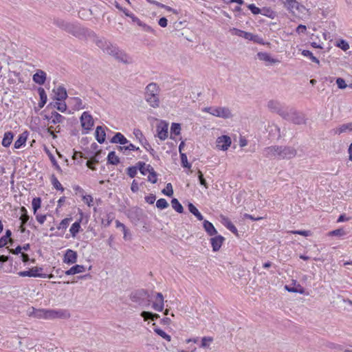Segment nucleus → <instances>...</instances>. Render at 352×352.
<instances>
[{
    "label": "nucleus",
    "instance_id": "nucleus-1",
    "mask_svg": "<svg viewBox=\"0 0 352 352\" xmlns=\"http://www.w3.org/2000/svg\"><path fill=\"white\" fill-rule=\"evenodd\" d=\"M54 24L80 39L86 38L87 36H94L95 34L93 31L85 28L78 24L69 23L60 19H55Z\"/></svg>",
    "mask_w": 352,
    "mask_h": 352
},
{
    "label": "nucleus",
    "instance_id": "nucleus-2",
    "mask_svg": "<svg viewBox=\"0 0 352 352\" xmlns=\"http://www.w3.org/2000/svg\"><path fill=\"white\" fill-rule=\"evenodd\" d=\"M96 44L98 47L102 49L104 52L113 56L118 61L125 64L129 63L127 56L105 38H97L96 40Z\"/></svg>",
    "mask_w": 352,
    "mask_h": 352
},
{
    "label": "nucleus",
    "instance_id": "nucleus-3",
    "mask_svg": "<svg viewBox=\"0 0 352 352\" xmlns=\"http://www.w3.org/2000/svg\"><path fill=\"white\" fill-rule=\"evenodd\" d=\"M160 89L157 83L151 82L145 89V100L153 108L160 106V99L158 97Z\"/></svg>",
    "mask_w": 352,
    "mask_h": 352
},
{
    "label": "nucleus",
    "instance_id": "nucleus-4",
    "mask_svg": "<svg viewBox=\"0 0 352 352\" xmlns=\"http://www.w3.org/2000/svg\"><path fill=\"white\" fill-rule=\"evenodd\" d=\"M148 297L149 295L146 290L139 289L133 292L131 294L130 298L133 302H136L140 305L144 306L145 305H149V300L148 299Z\"/></svg>",
    "mask_w": 352,
    "mask_h": 352
},
{
    "label": "nucleus",
    "instance_id": "nucleus-5",
    "mask_svg": "<svg viewBox=\"0 0 352 352\" xmlns=\"http://www.w3.org/2000/svg\"><path fill=\"white\" fill-rule=\"evenodd\" d=\"M204 111L216 117L225 119L232 117V113L228 107H206Z\"/></svg>",
    "mask_w": 352,
    "mask_h": 352
},
{
    "label": "nucleus",
    "instance_id": "nucleus-6",
    "mask_svg": "<svg viewBox=\"0 0 352 352\" xmlns=\"http://www.w3.org/2000/svg\"><path fill=\"white\" fill-rule=\"evenodd\" d=\"M268 109L278 113L282 118L287 117V109H284L282 104L277 100H271L267 102Z\"/></svg>",
    "mask_w": 352,
    "mask_h": 352
},
{
    "label": "nucleus",
    "instance_id": "nucleus-7",
    "mask_svg": "<svg viewBox=\"0 0 352 352\" xmlns=\"http://www.w3.org/2000/svg\"><path fill=\"white\" fill-rule=\"evenodd\" d=\"M287 117L283 118L285 120H289L296 124L305 123V116L301 113L297 112L293 109H287Z\"/></svg>",
    "mask_w": 352,
    "mask_h": 352
},
{
    "label": "nucleus",
    "instance_id": "nucleus-8",
    "mask_svg": "<svg viewBox=\"0 0 352 352\" xmlns=\"http://www.w3.org/2000/svg\"><path fill=\"white\" fill-rule=\"evenodd\" d=\"M70 316L67 310L46 309L45 319L67 318Z\"/></svg>",
    "mask_w": 352,
    "mask_h": 352
},
{
    "label": "nucleus",
    "instance_id": "nucleus-9",
    "mask_svg": "<svg viewBox=\"0 0 352 352\" xmlns=\"http://www.w3.org/2000/svg\"><path fill=\"white\" fill-rule=\"evenodd\" d=\"M133 134L137 139H138L139 142L145 148V149L150 153L151 155H154L155 151L151 147L150 144L148 142L146 139L144 138L143 133L140 129H134Z\"/></svg>",
    "mask_w": 352,
    "mask_h": 352
},
{
    "label": "nucleus",
    "instance_id": "nucleus-10",
    "mask_svg": "<svg viewBox=\"0 0 352 352\" xmlns=\"http://www.w3.org/2000/svg\"><path fill=\"white\" fill-rule=\"evenodd\" d=\"M41 271H43L42 267H32L31 269H30L29 270L19 272L18 273V274H19V276H22V277L28 276V277L45 278L46 277L45 274L39 273Z\"/></svg>",
    "mask_w": 352,
    "mask_h": 352
},
{
    "label": "nucleus",
    "instance_id": "nucleus-11",
    "mask_svg": "<svg viewBox=\"0 0 352 352\" xmlns=\"http://www.w3.org/2000/svg\"><path fill=\"white\" fill-rule=\"evenodd\" d=\"M80 122L82 127L86 131H89L94 123L92 116L87 111L81 115Z\"/></svg>",
    "mask_w": 352,
    "mask_h": 352
},
{
    "label": "nucleus",
    "instance_id": "nucleus-12",
    "mask_svg": "<svg viewBox=\"0 0 352 352\" xmlns=\"http://www.w3.org/2000/svg\"><path fill=\"white\" fill-rule=\"evenodd\" d=\"M231 144V139L228 135H221L217 139V146L223 151H226Z\"/></svg>",
    "mask_w": 352,
    "mask_h": 352
},
{
    "label": "nucleus",
    "instance_id": "nucleus-13",
    "mask_svg": "<svg viewBox=\"0 0 352 352\" xmlns=\"http://www.w3.org/2000/svg\"><path fill=\"white\" fill-rule=\"evenodd\" d=\"M77 252L71 249H68L65 253L63 262L68 265H72L77 262Z\"/></svg>",
    "mask_w": 352,
    "mask_h": 352
},
{
    "label": "nucleus",
    "instance_id": "nucleus-14",
    "mask_svg": "<svg viewBox=\"0 0 352 352\" xmlns=\"http://www.w3.org/2000/svg\"><path fill=\"white\" fill-rule=\"evenodd\" d=\"M296 151L292 147L280 146V159H291L295 157Z\"/></svg>",
    "mask_w": 352,
    "mask_h": 352
},
{
    "label": "nucleus",
    "instance_id": "nucleus-15",
    "mask_svg": "<svg viewBox=\"0 0 352 352\" xmlns=\"http://www.w3.org/2000/svg\"><path fill=\"white\" fill-rule=\"evenodd\" d=\"M285 6L291 12H294V10L300 11V8H305L303 6H300L299 3L296 0H281Z\"/></svg>",
    "mask_w": 352,
    "mask_h": 352
},
{
    "label": "nucleus",
    "instance_id": "nucleus-16",
    "mask_svg": "<svg viewBox=\"0 0 352 352\" xmlns=\"http://www.w3.org/2000/svg\"><path fill=\"white\" fill-rule=\"evenodd\" d=\"M225 241V238L221 235H217L210 239L212 250L214 252L219 251Z\"/></svg>",
    "mask_w": 352,
    "mask_h": 352
},
{
    "label": "nucleus",
    "instance_id": "nucleus-17",
    "mask_svg": "<svg viewBox=\"0 0 352 352\" xmlns=\"http://www.w3.org/2000/svg\"><path fill=\"white\" fill-rule=\"evenodd\" d=\"M152 307L157 311H162L164 309V296L162 293H157L155 302L152 305Z\"/></svg>",
    "mask_w": 352,
    "mask_h": 352
},
{
    "label": "nucleus",
    "instance_id": "nucleus-18",
    "mask_svg": "<svg viewBox=\"0 0 352 352\" xmlns=\"http://www.w3.org/2000/svg\"><path fill=\"white\" fill-rule=\"evenodd\" d=\"M265 155L267 157H279L280 155V146H272L265 148Z\"/></svg>",
    "mask_w": 352,
    "mask_h": 352
},
{
    "label": "nucleus",
    "instance_id": "nucleus-19",
    "mask_svg": "<svg viewBox=\"0 0 352 352\" xmlns=\"http://www.w3.org/2000/svg\"><path fill=\"white\" fill-rule=\"evenodd\" d=\"M46 78V73L41 69H38L33 75L32 79L35 83L39 85H43L45 84Z\"/></svg>",
    "mask_w": 352,
    "mask_h": 352
},
{
    "label": "nucleus",
    "instance_id": "nucleus-20",
    "mask_svg": "<svg viewBox=\"0 0 352 352\" xmlns=\"http://www.w3.org/2000/svg\"><path fill=\"white\" fill-rule=\"evenodd\" d=\"M157 137L164 140L168 137V124L162 123L157 126Z\"/></svg>",
    "mask_w": 352,
    "mask_h": 352
},
{
    "label": "nucleus",
    "instance_id": "nucleus-21",
    "mask_svg": "<svg viewBox=\"0 0 352 352\" xmlns=\"http://www.w3.org/2000/svg\"><path fill=\"white\" fill-rule=\"evenodd\" d=\"M111 143L120 144L121 145H125L129 143V140L120 132L116 133L111 141Z\"/></svg>",
    "mask_w": 352,
    "mask_h": 352
},
{
    "label": "nucleus",
    "instance_id": "nucleus-22",
    "mask_svg": "<svg viewBox=\"0 0 352 352\" xmlns=\"http://www.w3.org/2000/svg\"><path fill=\"white\" fill-rule=\"evenodd\" d=\"M54 92L56 100H64L67 97L66 89L62 86H58L56 89H54Z\"/></svg>",
    "mask_w": 352,
    "mask_h": 352
},
{
    "label": "nucleus",
    "instance_id": "nucleus-23",
    "mask_svg": "<svg viewBox=\"0 0 352 352\" xmlns=\"http://www.w3.org/2000/svg\"><path fill=\"white\" fill-rule=\"evenodd\" d=\"M95 136L96 140L100 143L102 144L106 139V133L102 126H98L96 129Z\"/></svg>",
    "mask_w": 352,
    "mask_h": 352
},
{
    "label": "nucleus",
    "instance_id": "nucleus-24",
    "mask_svg": "<svg viewBox=\"0 0 352 352\" xmlns=\"http://www.w3.org/2000/svg\"><path fill=\"white\" fill-rule=\"evenodd\" d=\"M203 227L207 234L210 236H214L217 234V231L213 224L208 220H204Z\"/></svg>",
    "mask_w": 352,
    "mask_h": 352
},
{
    "label": "nucleus",
    "instance_id": "nucleus-25",
    "mask_svg": "<svg viewBox=\"0 0 352 352\" xmlns=\"http://www.w3.org/2000/svg\"><path fill=\"white\" fill-rule=\"evenodd\" d=\"M85 271V267L82 265H75L72 266L69 270L65 271L66 275H74Z\"/></svg>",
    "mask_w": 352,
    "mask_h": 352
},
{
    "label": "nucleus",
    "instance_id": "nucleus-26",
    "mask_svg": "<svg viewBox=\"0 0 352 352\" xmlns=\"http://www.w3.org/2000/svg\"><path fill=\"white\" fill-rule=\"evenodd\" d=\"M258 58L263 61L267 62L270 64H275L279 63V60L272 58L269 54L265 52H259L257 54Z\"/></svg>",
    "mask_w": 352,
    "mask_h": 352
},
{
    "label": "nucleus",
    "instance_id": "nucleus-27",
    "mask_svg": "<svg viewBox=\"0 0 352 352\" xmlns=\"http://www.w3.org/2000/svg\"><path fill=\"white\" fill-rule=\"evenodd\" d=\"M243 38L249 41H252L256 43L263 44V38L258 36V35L254 34L252 33L243 32Z\"/></svg>",
    "mask_w": 352,
    "mask_h": 352
},
{
    "label": "nucleus",
    "instance_id": "nucleus-28",
    "mask_svg": "<svg viewBox=\"0 0 352 352\" xmlns=\"http://www.w3.org/2000/svg\"><path fill=\"white\" fill-rule=\"evenodd\" d=\"M117 149L119 151L122 152L125 155H128V151H138L140 150L139 147H136L134 144L131 143H128L126 146H117Z\"/></svg>",
    "mask_w": 352,
    "mask_h": 352
},
{
    "label": "nucleus",
    "instance_id": "nucleus-29",
    "mask_svg": "<svg viewBox=\"0 0 352 352\" xmlns=\"http://www.w3.org/2000/svg\"><path fill=\"white\" fill-rule=\"evenodd\" d=\"M146 170H148L147 173H149V175L148 176V181L151 182L152 184H155L157 182V173L155 171L154 168L150 165L148 164L146 166Z\"/></svg>",
    "mask_w": 352,
    "mask_h": 352
},
{
    "label": "nucleus",
    "instance_id": "nucleus-30",
    "mask_svg": "<svg viewBox=\"0 0 352 352\" xmlns=\"http://www.w3.org/2000/svg\"><path fill=\"white\" fill-rule=\"evenodd\" d=\"M38 94L40 96V101H39L38 105V107L40 109H41L46 104L47 100V96L45 89L42 87H39L38 89Z\"/></svg>",
    "mask_w": 352,
    "mask_h": 352
},
{
    "label": "nucleus",
    "instance_id": "nucleus-31",
    "mask_svg": "<svg viewBox=\"0 0 352 352\" xmlns=\"http://www.w3.org/2000/svg\"><path fill=\"white\" fill-rule=\"evenodd\" d=\"M13 138L14 133L12 131L6 132L1 142L2 145L4 147H8L12 142Z\"/></svg>",
    "mask_w": 352,
    "mask_h": 352
},
{
    "label": "nucleus",
    "instance_id": "nucleus-32",
    "mask_svg": "<svg viewBox=\"0 0 352 352\" xmlns=\"http://www.w3.org/2000/svg\"><path fill=\"white\" fill-rule=\"evenodd\" d=\"M140 316L144 318L145 321L148 320H151L152 321H155V320L160 318V315L157 314H154L151 311H143L140 314Z\"/></svg>",
    "mask_w": 352,
    "mask_h": 352
},
{
    "label": "nucleus",
    "instance_id": "nucleus-33",
    "mask_svg": "<svg viewBox=\"0 0 352 352\" xmlns=\"http://www.w3.org/2000/svg\"><path fill=\"white\" fill-rule=\"evenodd\" d=\"M27 140L26 132H24L19 135L18 139L14 142V148L16 149L20 148L23 145L25 144Z\"/></svg>",
    "mask_w": 352,
    "mask_h": 352
},
{
    "label": "nucleus",
    "instance_id": "nucleus-34",
    "mask_svg": "<svg viewBox=\"0 0 352 352\" xmlns=\"http://www.w3.org/2000/svg\"><path fill=\"white\" fill-rule=\"evenodd\" d=\"M51 118V122L54 124L63 123L65 120V118L64 116H61L56 111L52 112Z\"/></svg>",
    "mask_w": 352,
    "mask_h": 352
},
{
    "label": "nucleus",
    "instance_id": "nucleus-35",
    "mask_svg": "<svg viewBox=\"0 0 352 352\" xmlns=\"http://www.w3.org/2000/svg\"><path fill=\"white\" fill-rule=\"evenodd\" d=\"M107 164L118 165L120 163V158L116 155L115 151H111L107 155Z\"/></svg>",
    "mask_w": 352,
    "mask_h": 352
},
{
    "label": "nucleus",
    "instance_id": "nucleus-36",
    "mask_svg": "<svg viewBox=\"0 0 352 352\" xmlns=\"http://www.w3.org/2000/svg\"><path fill=\"white\" fill-rule=\"evenodd\" d=\"M188 208L190 212L194 214L198 220L201 221L204 219L203 215L199 212L193 204L189 202L188 204Z\"/></svg>",
    "mask_w": 352,
    "mask_h": 352
},
{
    "label": "nucleus",
    "instance_id": "nucleus-37",
    "mask_svg": "<svg viewBox=\"0 0 352 352\" xmlns=\"http://www.w3.org/2000/svg\"><path fill=\"white\" fill-rule=\"evenodd\" d=\"M267 130L272 138L280 137V129L275 124L269 125Z\"/></svg>",
    "mask_w": 352,
    "mask_h": 352
},
{
    "label": "nucleus",
    "instance_id": "nucleus-38",
    "mask_svg": "<svg viewBox=\"0 0 352 352\" xmlns=\"http://www.w3.org/2000/svg\"><path fill=\"white\" fill-rule=\"evenodd\" d=\"M80 223H81V219H80L78 221L74 222L72 225V226L69 229V232H70L72 237H76V234L80 232Z\"/></svg>",
    "mask_w": 352,
    "mask_h": 352
},
{
    "label": "nucleus",
    "instance_id": "nucleus-39",
    "mask_svg": "<svg viewBox=\"0 0 352 352\" xmlns=\"http://www.w3.org/2000/svg\"><path fill=\"white\" fill-rule=\"evenodd\" d=\"M21 212H22L21 217H19V220L21 221V224H26L28 222L29 219H30V216L28 214V210H27V209L24 206H22L21 208Z\"/></svg>",
    "mask_w": 352,
    "mask_h": 352
},
{
    "label": "nucleus",
    "instance_id": "nucleus-40",
    "mask_svg": "<svg viewBox=\"0 0 352 352\" xmlns=\"http://www.w3.org/2000/svg\"><path fill=\"white\" fill-rule=\"evenodd\" d=\"M346 131H352V122L342 124L340 126L336 129V133L341 134Z\"/></svg>",
    "mask_w": 352,
    "mask_h": 352
},
{
    "label": "nucleus",
    "instance_id": "nucleus-41",
    "mask_svg": "<svg viewBox=\"0 0 352 352\" xmlns=\"http://www.w3.org/2000/svg\"><path fill=\"white\" fill-rule=\"evenodd\" d=\"M171 204L173 208L178 213H182L184 212V208L177 199L173 198L171 201Z\"/></svg>",
    "mask_w": 352,
    "mask_h": 352
},
{
    "label": "nucleus",
    "instance_id": "nucleus-42",
    "mask_svg": "<svg viewBox=\"0 0 352 352\" xmlns=\"http://www.w3.org/2000/svg\"><path fill=\"white\" fill-rule=\"evenodd\" d=\"M46 309H34L32 308V312H30V316H34L37 318H45Z\"/></svg>",
    "mask_w": 352,
    "mask_h": 352
},
{
    "label": "nucleus",
    "instance_id": "nucleus-43",
    "mask_svg": "<svg viewBox=\"0 0 352 352\" xmlns=\"http://www.w3.org/2000/svg\"><path fill=\"white\" fill-rule=\"evenodd\" d=\"M41 199L40 197H35L32 199V205L34 214H36L37 210L41 208Z\"/></svg>",
    "mask_w": 352,
    "mask_h": 352
},
{
    "label": "nucleus",
    "instance_id": "nucleus-44",
    "mask_svg": "<svg viewBox=\"0 0 352 352\" xmlns=\"http://www.w3.org/2000/svg\"><path fill=\"white\" fill-rule=\"evenodd\" d=\"M223 224L232 233L238 235L236 228L232 224V223L228 219H224Z\"/></svg>",
    "mask_w": 352,
    "mask_h": 352
},
{
    "label": "nucleus",
    "instance_id": "nucleus-45",
    "mask_svg": "<svg viewBox=\"0 0 352 352\" xmlns=\"http://www.w3.org/2000/svg\"><path fill=\"white\" fill-rule=\"evenodd\" d=\"M51 182L54 188L61 191L64 190V188L62 186L61 184L59 182L54 175H52Z\"/></svg>",
    "mask_w": 352,
    "mask_h": 352
},
{
    "label": "nucleus",
    "instance_id": "nucleus-46",
    "mask_svg": "<svg viewBox=\"0 0 352 352\" xmlns=\"http://www.w3.org/2000/svg\"><path fill=\"white\" fill-rule=\"evenodd\" d=\"M181 131V125L179 123H173L170 127V134L179 135Z\"/></svg>",
    "mask_w": 352,
    "mask_h": 352
},
{
    "label": "nucleus",
    "instance_id": "nucleus-47",
    "mask_svg": "<svg viewBox=\"0 0 352 352\" xmlns=\"http://www.w3.org/2000/svg\"><path fill=\"white\" fill-rule=\"evenodd\" d=\"M154 331L157 334L159 335L160 336H161L162 338H163L164 339L166 340L167 341L170 342L171 340V337L170 336L168 335L165 331H164L162 329H160V328H155L154 329Z\"/></svg>",
    "mask_w": 352,
    "mask_h": 352
},
{
    "label": "nucleus",
    "instance_id": "nucleus-48",
    "mask_svg": "<svg viewBox=\"0 0 352 352\" xmlns=\"http://www.w3.org/2000/svg\"><path fill=\"white\" fill-rule=\"evenodd\" d=\"M137 170H139L140 173L145 175L148 170H146V164L144 162H138L136 164Z\"/></svg>",
    "mask_w": 352,
    "mask_h": 352
},
{
    "label": "nucleus",
    "instance_id": "nucleus-49",
    "mask_svg": "<svg viewBox=\"0 0 352 352\" xmlns=\"http://www.w3.org/2000/svg\"><path fill=\"white\" fill-rule=\"evenodd\" d=\"M156 206L157 208L163 210L168 206V203L165 199L161 198L157 201Z\"/></svg>",
    "mask_w": 352,
    "mask_h": 352
},
{
    "label": "nucleus",
    "instance_id": "nucleus-50",
    "mask_svg": "<svg viewBox=\"0 0 352 352\" xmlns=\"http://www.w3.org/2000/svg\"><path fill=\"white\" fill-rule=\"evenodd\" d=\"M180 157L182 166L184 168H190L191 164L188 162L187 155L185 153H181Z\"/></svg>",
    "mask_w": 352,
    "mask_h": 352
},
{
    "label": "nucleus",
    "instance_id": "nucleus-51",
    "mask_svg": "<svg viewBox=\"0 0 352 352\" xmlns=\"http://www.w3.org/2000/svg\"><path fill=\"white\" fill-rule=\"evenodd\" d=\"M302 54L305 56H308L309 58L314 63L319 64L320 61L319 60L313 55L312 52L309 50H303L302 52Z\"/></svg>",
    "mask_w": 352,
    "mask_h": 352
},
{
    "label": "nucleus",
    "instance_id": "nucleus-52",
    "mask_svg": "<svg viewBox=\"0 0 352 352\" xmlns=\"http://www.w3.org/2000/svg\"><path fill=\"white\" fill-rule=\"evenodd\" d=\"M337 47L341 48L342 50L344 51H346L349 49V43L343 40V39H340L339 40L338 42H337Z\"/></svg>",
    "mask_w": 352,
    "mask_h": 352
},
{
    "label": "nucleus",
    "instance_id": "nucleus-53",
    "mask_svg": "<svg viewBox=\"0 0 352 352\" xmlns=\"http://www.w3.org/2000/svg\"><path fill=\"white\" fill-rule=\"evenodd\" d=\"M72 220V218H65L63 219L60 223H59L57 228L58 230L60 229H66L67 226H69V222Z\"/></svg>",
    "mask_w": 352,
    "mask_h": 352
},
{
    "label": "nucleus",
    "instance_id": "nucleus-54",
    "mask_svg": "<svg viewBox=\"0 0 352 352\" xmlns=\"http://www.w3.org/2000/svg\"><path fill=\"white\" fill-rule=\"evenodd\" d=\"M162 193L168 197H171L173 195V190L170 183L166 184V188L162 190Z\"/></svg>",
    "mask_w": 352,
    "mask_h": 352
},
{
    "label": "nucleus",
    "instance_id": "nucleus-55",
    "mask_svg": "<svg viewBox=\"0 0 352 352\" xmlns=\"http://www.w3.org/2000/svg\"><path fill=\"white\" fill-rule=\"evenodd\" d=\"M345 234H346V232L342 228L334 230L333 231H331L329 233V236H344Z\"/></svg>",
    "mask_w": 352,
    "mask_h": 352
},
{
    "label": "nucleus",
    "instance_id": "nucleus-56",
    "mask_svg": "<svg viewBox=\"0 0 352 352\" xmlns=\"http://www.w3.org/2000/svg\"><path fill=\"white\" fill-rule=\"evenodd\" d=\"M247 7L254 14H258L262 12L261 9L256 7L254 4H249Z\"/></svg>",
    "mask_w": 352,
    "mask_h": 352
},
{
    "label": "nucleus",
    "instance_id": "nucleus-57",
    "mask_svg": "<svg viewBox=\"0 0 352 352\" xmlns=\"http://www.w3.org/2000/svg\"><path fill=\"white\" fill-rule=\"evenodd\" d=\"M137 171L138 170H137L136 165L133 166H129L127 168V174L131 178H133L136 175Z\"/></svg>",
    "mask_w": 352,
    "mask_h": 352
},
{
    "label": "nucleus",
    "instance_id": "nucleus-58",
    "mask_svg": "<svg viewBox=\"0 0 352 352\" xmlns=\"http://www.w3.org/2000/svg\"><path fill=\"white\" fill-rule=\"evenodd\" d=\"M197 174H198V178H199L200 184L204 186L206 188H208V184H207L206 180L204 177V175H203L202 172L199 170L197 172Z\"/></svg>",
    "mask_w": 352,
    "mask_h": 352
},
{
    "label": "nucleus",
    "instance_id": "nucleus-59",
    "mask_svg": "<svg viewBox=\"0 0 352 352\" xmlns=\"http://www.w3.org/2000/svg\"><path fill=\"white\" fill-rule=\"evenodd\" d=\"M54 107L56 108L58 111L61 112H65L67 110V105L65 102H55L54 104Z\"/></svg>",
    "mask_w": 352,
    "mask_h": 352
},
{
    "label": "nucleus",
    "instance_id": "nucleus-60",
    "mask_svg": "<svg viewBox=\"0 0 352 352\" xmlns=\"http://www.w3.org/2000/svg\"><path fill=\"white\" fill-rule=\"evenodd\" d=\"M49 157H50V161L52 163L53 166L55 167V168L59 171V172H62V169L60 167V166L58 164L54 156L52 154V153H50L49 154Z\"/></svg>",
    "mask_w": 352,
    "mask_h": 352
},
{
    "label": "nucleus",
    "instance_id": "nucleus-61",
    "mask_svg": "<svg viewBox=\"0 0 352 352\" xmlns=\"http://www.w3.org/2000/svg\"><path fill=\"white\" fill-rule=\"evenodd\" d=\"M212 341L211 337H204L201 340V347L206 348L209 346V343Z\"/></svg>",
    "mask_w": 352,
    "mask_h": 352
},
{
    "label": "nucleus",
    "instance_id": "nucleus-62",
    "mask_svg": "<svg viewBox=\"0 0 352 352\" xmlns=\"http://www.w3.org/2000/svg\"><path fill=\"white\" fill-rule=\"evenodd\" d=\"M336 84L340 89H345L347 87V85L345 80L342 78H338L336 80Z\"/></svg>",
    "mask_w": 352,
    "mask_h": 352
},
{
    "label": "nucleus",
    "instance_id": "nucleus-63",
    "mask_svg": "<svg viewBox=\"0 0 352 352\" xmlns=\"http://www.w3.org/2000/svg\"><path fill=\"white\" fill-rule=\"evenodd\" d=\"M126 16L130 17L133 22L137 23L139 26L143 25L142 22L132 13H126Z\"/></svg>",
    "mask_w": 352,
    "mask_h": 352
},
{
    "label": "nucleus",
    "instance_id": "nucleus-64",
    "mask_svg": "<svg viewBox=\"0 0 352 352\" xmlns=\"http://www.w3.org/2000/svg\"><path fill=\"white\" fill-rule=\"evenodd\" d=\"M82 200L86 202V204L89 206H92V202H93V197L89 195H84L82 197Z\"/></svg>",
    "mask_w": 352,
    "mask_h": 352
}]
</instances>
